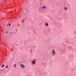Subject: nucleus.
I'll list each match as a JSON object with an SVG mask.
<instances>
[{
  "instance_id": "obj_9",
  "label": "nucleus",
  "mask_w": 76,
  "mask_h": 76,
  "mask_svg": "<svg viewBox=\"0 0 76 76\" xmlns=\"http://www.w3.org/2000/svg\"><path fill=\"white\" fill-rule=\"evenodd\" d=\"M41 9H42V8H39V12H42L41 11Z\"/></svg>"
},
{
  "instance_id": "obj_20",
  "label": "nucleus",
  "mask_w": 76,
  "mask_h": 76,
  "mask_svg": "<svg viewBox=\"0 0 76 76\" xmlns=\"http://www.w3.org/2000/svg\"><path fill=\"white\" fill-rule=\"evenodd\" d=\"M0 45H1V44H0Z\"/></svg>"
},
{
  "instance_id": "obj_3",
  "label": "nucleus",
  "mask_w": 76,
  "mask_h": 76,
  "mask_svg": "<svg viewBox=\"0 0 76 76\" xmlns=\"http://www.w3.org/2000/svg\"><path fill=\"white\" fill-rule=\"evenodd\" d=\"M20 66L22 68H23V69L25 67V66L23 64H21Z\"/></svg>"
},
{
  "instance_id": "obj_2",
  "label": "nucleus",
  "mask_w": 76,
  "mask_h": 76,
  "mask_svg": "<svg viewBox=\"0 0 76 76\" xmlns=\"http://www.w3.org/2000/svg\"><path fill=\"white\" fill-rule=\"evenodd\" d=\"M31 63L33 65H35L36 64V60H33L31 61Z\"/></svg>"
},
{
  "instance_id": "obj_14",
  "label": "nucleus",
  "mask_w": 76,
  "mask_h": 76,
  "mask_svg": "<svg viewBox=\"0 0 76 76\" xmlns=\"http://www.w3.org/2000/svg\"><path fill=\"white\" fill-rule=\"evenodd\" d=\"M9 26H11V24H10V23H9Z\"/></svg>"
},
{
  "instance_id": "obj_4",
  "label": "nucleus",
  "mask_w": 76,
  "mask_h": 76,
  "mask_svg": "<svg viewBox=\"0 0 76 76\" xmlns=\"http://www.w3.org/2000/svg\"><path fill=\"white\" fill-rule=\"evenodd\" d=\"M41 9H47V7L45 6H44L41 7Z\"/></svg>"
},
{
  "instance_id": "obj_17",
  "label": "nucleus",
  "mask_w": 76,
  "mask_h": 76,
  "mask_svg": "<svg viewBox=\"0 0 76 76\" xmlns=\"http://www.w3.org/2000/svg\"><path fill=\"white\" fill-rule=\"evenodd\" d=\"M12 34V32L10 33L11 34Z\"/></svg>"
},
{
  "instance_id": "obj_18",
  "label": "nucleus",
  "mask_w": 76,
  "mask_h": 76,
  "mask_svg": "<svg viewBox=\"0 0 76 76\" xmlns=\"http://www.w3.org/2000/svg\"><path fill=\"white\" fill-rule=\"evenodd\" d=\"M25 19H26V17Z\"/></svg>"
},
{
  "instance_id": "obj_12",
  "label": "nucleus",
  "mask_w": 76,
  "mask_h": 76,
  "mask_svg": "<svg viewBox=\"0 0 76 76\" xmlns=\"http://www.w3.org/2000/svg\"><path fill=\"white\" fill-rule=\"evenodd\" d=\"M8 32H9V31H7L6 33V34H7L8 33Z\"/></svg>"
},
{
  "instance_id": "obj_8",
  "label": "nucleus",
  "mask_w": 76,
  "mask_h": 76,
  "mask_svg": "<svg viewBox=\"0 0 76 76\" xmlns=\"http://www.w3.org/2000/svg\"><path fill=\"white\" fill-rule=\"evenodd\" d=\"M26 13H25V15H26V14H27V13H28V11L26 10Z\"/></svg>"
},
{
  "instance_id": "obj_10",
  "label": "nucleus",
  "mask_w": 76,
  "mask_h": 76,
  "mask_svg": "<svg viewBox=\"0 0 76 76\" xmlns=\"http://www.w3.org/2000/svg\"><path fill=\"white\" fill-rule=\"evenodd\" d=\"M14 67H16V64H14Z\"/></svg>"
},
{
  "instance_id": "obj_1",
  "label": "nucleus",
  "mask_w": 76,
  "mask_h": 76,
  "mask_svg": "<svg viewBox=\"0 0 76 76\" xmlns=\"http://www.w3.org/2000/svg\"><path fill=\"white\" fill-rule=\"evenodd\" d=\"M52 53L53 55L55 56L56 54V50L54 49L52 50Z\"/></svg>"
},
{
  "instance_id": "obj_16",
  "label": "nucleus",
  "mask_w": 76,
  "mask_h": 76,
  "mask_svg": "<svg viewBox=\"0 0 76 76\" xmlns=\"http://www.w3.org/2000/svg\"><path fill=\"white\" fill-rule=\"evenodd\" d=\"M32 50H31V52H30V53H31V52H32Z\"/></svg>"
},
{
  "instance_id": "obj_15",
  "label": "nucleus",
  "mask_w": 76,
  "mask_h": 76,
  "mask_svg": "<svg viewBox=\"0 0 76 76\" xmlns=\"http://www.w3.org/2000/svg\"><path fill=\"white\" fill-rule=\"evenodd\" d=\"M21 18V16H20V17H18V18Z\"/></svg>"
},
{
  "instance_id": "obj_7",
  "label": "nucleus",
  "mask_w": 76,
  "mask_h": 76,
  "mask_svg": "<svg viewBox=\"0 0 76 76\" xmlns=\"http://www.w3.org/2000/svg\"><path fill=\"white\" fill-rule=\"evenodd\" d=\"M17 27L18 28L20 27V25L19 24L17 23Z\"/></svg>"
},
{
  "instance_id": "obj_11",
  "label": "nucleus",
  "mask_w": 76,
  "mask_h": 76,
  "mask_svg": "<svg viewBox=\"0 0 76 76\" xmlns=\"http://www.w3.org/2000/svg\"><path fill=\"white\" fill-rule=\"evenodd\" d=\"M4 67V64H3L2 66V67Z\"/></svg>"
},
{
  "instance_id": "obj_6",
  "label": "nucleus",
  "mask_w": 76,
  "mask_h": 76,
  "mask_svg": "<svg viewBox=\"0 0 76 76\" xmlns=\"http://www.w3.org/2000/svg\"><path fill=\"white\" fill-rule=\"evenodd\" d=\"M48 23H45V26H48Z\"/></svg>"
},
{
  "instance_id": "obj_19",
  "label": "nucleus",
  "mask_w": 76,
  "mask_h": 76,
  "mask_svg": "<svg viewBox=\"0 0 76 76\" xmlns=\"http://www.w3.org/2000/svg\"><path fill=\"white\" fill-rule=\"evenodd\" d=\"M16 31H18V30H16Z\"/></svg>"
},
{
  "instance_id": "obj_5",
  "label": "nucleus",
  "mask_w": 76,
  "mask_h": 76,
  "mask_svg": "<svg viewBox=\"0 0 76 76\" xmlns=\"http://www.w3.org/2000/svg\"><path fill=\"white\" fill-rule=\"evenodd\" d=\"M64 10L65 11H67V7H64Z\"/></svg>"
},
{
  "instance_id": "obj_13",
  "label": "nucleus",
  "mask_w": 76,
  "mask_h": 76,
  "mask_svg": "<svg viewBox=\"0 0 76 76\" xmlns=\"http://www.w3.org/2000/svg\"><path fill=\"white\" fill-rule=\"evenodd\" d=\"M6 68H7H7H8V65H7V66H6Z\"/></svg>"
}]
</instances>
